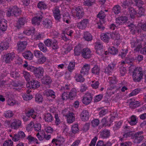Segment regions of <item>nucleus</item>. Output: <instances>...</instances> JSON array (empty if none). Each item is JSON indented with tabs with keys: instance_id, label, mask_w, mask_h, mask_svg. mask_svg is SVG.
Returning a JSON list of instances; mask_svg holds the SVG:
<instances>
[{
	"instance_id": "nucleus-1",
	"label": "nucleus",
	"mask_w": 146,
	"mask_h": 146,
	"mask_svg": "<svg viewBox=\"0 0 146 146\" xmlns=\"http://www.w3.org/2000/svg\"><path fill=\"white\" fill-rule=\"evenodd\" d=\"M143 73L142 68L140 67H135L133 72V80L136 82H139L142 78Z\"/></svg>"
},
{
	"instance_id": "nucleus-2",
	"label": "nucleus",
	"mask_w": 146,
	"mask_h": 146,
	"mask_svg": "<svg viewBox=\"0 0 146 146\" xmlns=\"http://www.w3.org/2000/svg\"><path fill=\"white\" fill-rule=\"evenodd\" d=\"M144 43V42L142 40H138L136 38H135L132 40L131 43V47L135 48L134 51L135 52H137L139 51L140 48L142 47V44Z\"/></svg>"
},
{
	"instance_id": "nucleus-3",
	"label": "nucleus",
	"mask_w": 146,
	"mask_h": 146,
	"mask_svg": "<svg viewBox=\"0 0 146 146\" xmlns=\"http://www.w3.org/2000/svg\"><path fill=\"white\" fill-rule=\"evenodd\" d=\"M144 43V42L142 40H138L136 38H135L132 40L131 43V47L135 48L134 51L135 52H137L139 51L140 48L142 47V44Z\"/></svg>"
},
{
	"instance_id": "nucleus-4",
	"label": "nucleus",
	"mask_w": 146,
	"mask_h": 146,
	"mask_svg": "<svg viewBox=\"0 0 146 146\" xmlns=\"http://www.w3.org/2000/svg\"><path fill=\"white\" fill-rule=\"evenodd\" d=\"M21 13V9L17 6H15L9 9L7 13V15L8 17L13 15L17 16L19 15Z\"/></svg>"
},
{
	"instance_id": "nucleus-5",
	"label": "nucleus",
	"mask_w": 146,
	"mask_h": 146,
	"mask_svg": "<svg viewBox=\"0 0 146 146\" xmlns=\"http://www.w3.org/2000/svg\"><path fill=\"white\" fill-rule=\"evenodd\" d=\"M75 11L74 12L72 11V16L78 19L82 18L84 15L82 8L79 6L78 7L76 8Z\"/></svg>"
},
{
	"instance_id": "nucleus-6",
	"label": "nucleus",
	"mask_w": 146,
	"mask_h": 146,
	"mask_svg": "<svg viewBox=\"0 0 146 146\" xmlns=\"http://www.w3.org/2000/svg\"><path fill=\"white\" fill-rule=\"evenodd\" d=\"M143 131H140L135 133L134 136V142L135 143H139L144 139L142 135L143 134Z\"/></svg>"
},
{
	"instance_id": "nucleus-7",
	"label": "nucleus",
	"mask_w": 146,
	"mask_h": 146,
	"mask_svg": "<svg viewBox=\"0 0 146 146\" xmlns=\"http://www.w3.org/2000/svg\"><path fill=\"white\" fill-rule=\"evenodd\" d=\"M89 23L88 19H84L79 22L77 24V27L80 29H84L87 26Z\"/></svg>"
},
{
	"instance_id": "nucleus-8",
	"label": "nucleus",
	"mask_w": 146,
	"mask_h": 146,
	"mask_svg": "<svg viewBox=\"0 0 146 146\" xmlns=\"http://www.w3.org/2000/svg\"><path fill=\"white\" fill-rule=\"evenodd\" d=\"M82 55L84 58H89L91 56V52L89 48H84L82 51Z\"/></svg>"
},
{
	"instance_id": "nucleus-9",
	"label": "nucleus",
	"mask_w": 146,
	"mask_h": 146,
	"mask_svg": "<svg viewBox=\"0 0 146 146\" xmlns=\"http://www.w3.org/2000/svg\"><path fill=\"white\" fill-rule=\"evenodd\" d=\"M44 70L42 67H39L36 68L34 73L35 76L37 78H40L43 76Z\"/></svg>"
},
{
	"instance_id": "nucleus-10",
	"label": "nucleus",
	"mask_w": 146,
	"mask_h": 146,
	"mask_svg": "<svg viewBox=\"0 0 146 146\" xmlns=\"http://www.w3.org/2000/svg\"><path fill=\"white\" fill-rule=\"evenodd\" d=\"M27 43L26 41H20L17 43V50L19 52H22L26 48Z\"/></svg>"
},
{
	"instance_id": "nucleus-11",
	"label": "nucleus",
	"mask_w": 146,
	"mask_h": 146,
	"mask_svg": "<svg viewBox=\"0 0 146 146\" xmlns=\"http://www.w3.org/2000/svg\"><path fill=\"white\" fill-rule=\"evenodd\" d=\"M92 99V97L90 93L86 94L82 99V102L85 105H88L89 104Z\"/></svg>"
},
{
	"instance_id": "nucleus-12",
	"label": "nucleus",
	"mask_w": 146,
	"mask_h": 146,
	"mask_svg": "<svg viewBox=\"0 0 146 146\" xmlns=\"http://www.w3.org/2000/svg\"><path fill=\"white\" fill-rule=\"evenodd\" d=\"M58 6L55 7L53 9V13L55 19L59 20L60 18V11Z\"/></svg>"
},
{
	"instance_id": "nucleus-13",
	"label": "nucleus",
	"mask_w": 146,
	"mask_h": 146,
	"mask_svg": "<svg viewBox=\"0 0 146 146\" xmlns=\"http://www.w3.org/2000/svg\"><path fill=\"white\" fill-rule=\"evenodd\" d=\"M89 117V113L86 110H83L81 113V118L82 121H88Z\"/></svg>"
},
{
	"instance_id": "nucleus-14",
	"label": "nucleus",
	"mask_w": 146,
	"mask_h": 146,
	"mask_svg": "<svg viewBox=\"0 0 146 146\" xmlns=\"http://www.w3.org/2000/svg\"><path fill=\"white\" fill-rule=\"evenodd\" d=\"M64 141V139L62 137H60L58 139H53L52 143L54 145L60 146L62 144Z\"/></svg>"
},
{
	"instance_id": "nucleus-15",
	"label": "nucleus",
	"mask_w": 146,
	"mask_h": 146,
	"mask_svg": "<svg viewBox=\"0 0 146 146\" xmlns=\"http://www.w3.org/2000/svg\"><path fill=\"white\" fill-rule=\"evenodd\" d=\"M90 68V64H85L81 70L80 72L81 74L84 75H88Z\"/></svg>"
},
{
	"instance_id": "nucleus-16",
	"label": "nucleus",
	"mask_w": 146,
	"mask_h": 146,
	"mask_svg": "<svg viewBox=\"0 0 146 146\" xmlns=\"http://www.w3.org/2000/svg\"><path fill=\"white\" fill-rule=\"evenodd\" d=\"M42 23L43 27L46 29H50L52 27V22L49 19H45L42 21Z\"/></svg>"
},
{
	"instance_id": "nucleus-17",
	"label": "nucleus",
	"mask_w": 146,
	"mask_h": 146,
	"mask_svg": "<svg viewBox=\"0 0 146 146\" xmlns=\"http://www.w3.org/2000/svg\"><path fill=\"white\" fill-rule=\"evenodd\" d=\"M21 122L19 119H16L12 122L11 125V127L14 129H17L19 128L21 125Z\"/></svg>"
},
{
	"instance_id": "nucleus-18",
	"label": "nucleus",
	"mask_w": 146,
	"mask_h": 146,
	"mask_svg": "<svg viewBox=\"0 0 146 146\" xmlns=\"http://www.w3.org/2000/svg\"><path fill=\"white\" fill-rule=\"evenodd\" d=\"M95 48L96 50L97 53L99 54H102L103 45L102 44L99 42H97L95 43Z\"/></svg>"
},
{
	"instance_id": "nucleus-19",
	"label": "nucleus",
	"mask_w": 146,
	"mask_h": 146,
	"mask_svg": "<svg viewBox=\"0 0 146 146\" xmlns=\"http://www.w3.org/2000/svg\"><path fill=\"white\" fill-rule=\"evenodd\" d=\"M127 19V18L126 17L121 16L116 19V23L118 25H122L126 22Z\"/></svg>"
},
{
	"instance_id": "nucleus-20",
	"label": "nucleus",
	"mask_w": 146,
	"mask_h": 146,
	"mask_svg": "<svg viewBox=\"0 0 146 146\" xmlns=\"http://www.w3.org/2000/svg\"><path fill=\"white\" fill-rule=\"evenodd\" d=\"M111 37L113 39L115 40L116 41V42H117V45H118L120 42V35L118 32H115L112 33L111 35Z\"/></svg>"
},
{
	"instance_id": "nucleus-21",
	"label": "nucleus",
	"mask_w": 146,
	"mask_h": 146,
	"mask_svg": "<svg viewBox=\"0 0 146 146\" xmlns=\"http://www.w3.org/2000/svg\"><path fill=\"white\" fill-rule=\"evenodd\" d=\"M115 66V64L113 63L109 64L105 68L104 72L105 73L109 74L114 69Z\"/></svg>"
},
{
	"instance_id": "nucleus-22",
	"label": "nucleus",
	"mask_w": 146,
	"mask_h": 146,
	"mask_svg": "<svg viewBox=\"0 0 146 146\" xmlns=\"http://www.w3.org/2000/svg\"><path fill=\"white\" fill-rule=\"evenodd\" d=\"M42 84H49L51 83L52 80L50 77L48 75H45L41 80Z\"/></svg>"
},
{
	"instance_id": "nucleus-23",
	"label": "nucleus",
	"mask_w": 146,
	"mask_h": 146,
	"mask_svg": "<svg viewBox=\"0 0 146 146\" xmlns=\"http://www.w3.org/2000/svg\"><path fill=\"white\" fill-rule=\"evenodd\" d=\"M127 13L129 15L131 18L134 19L137 16V12L133 7H129L128 9Z\"/></svg>"
},
{
	"instance_id": "nucleus-24",
	"label": "nucleus",
	"mask_w": 146,
	"mask_h": 146,
	"mask_svg": "<svg viewBox=\"0 0 146 146\" xmlns=\"http://www.w3.org/2000/svg\"><path fill=\"white\" fill-rule=\"evenodd\" d=\"M55 93L53 91L50 89L46 90L43 92L44 96L47 97L51 96L53 98L55 97Z\"/></svg>"
},
{
	"instance_id": "nucleus-25",
	"label": "nucleus",
	"mask_w": 146,
	"mask_h": 146,
	"mask_svg": "<svg viewBox=\"0 0 146 146\" xmlns=\"http://www.w3.org/2000/svg\"><path fill=\"white\" fill-rule=\"evenodd\" d=\"M43 17L42 15H39L34 17L32 20V23L33 24L39 25L41 20Z\"/></svg>"
},
{
	"instance_id": "nucleus-26",
	"label": "nucleus",
	"mask_w": 146,
	"mask_h": 146,
	"mask_svg": "<svg viewBox=\"0 0 146 146\" xmlns=\"http://www.w3.org/2000/svg\"><path fill=\"white\" fill-rule=\"evenodd\" d=\"M15 57V55L14 53H9L7 54L5 56V62L9 63L13 60Z\"/></svg>"
},
{
	"instance_id": "nucleus-27",
	"label": "nucleus",
	"mask_w": 146,
	"mask_h": 146,
	"mask_svg": "<svg viewBox=\"0 0 146 146\" xmlns=\"http://www.w3.org/2000/svg\"><path fill=\"white\" fill-rule=\"evenodd\" d=\"M24 57L26 59L31 60L33 57V55L30 51L27 50L23 54Z\"/></svg>"
},
{
	"instance_id": "nucleus-28",
	"label": "nucleus",
	"mask_w": 146,
	"mask_h": 146,
	"mask_svg": "<svg viewBox=\"0 0 146 146\" xmlns=\"http://www.w3.org/2000/svg\"><path fill=\"white\" fill-rule=\"evenodd\" d=\"M110 34L108 33L103 34L101 35V38L102 40L108 43L110 39Z\"/></svg>"
},
{
	"instance_id": "nucleus-29",
	"label": "nucleus",
	"mask_w": 146,
	"mask_h": 146,
	"mask_svg": "<svg viewBox=\"0 0 146 146\" xmlns=\"http://www.w3.org/2000/svg\"><path fill=\"white\" fill-rule=\"evenodd\" d=\"M110 132L109 131L104 129L100 132V137L103 139L106 138L109 136Z\"/></svg>"
},
{
	"instance_id": "nucleus-30",
	"label": "nucleus",
	"mask_w": 146,
	"mask_h": 146,
	"mask_svg": "<svg viewBox=\"0 0 146 146\" xmlns=\"http://www.w3.org/2000/svg\"><path fill=\"white\" fill-rule=\"evenodd\" d=\"M30 84H31L30 88L34 89L38 88L40 85L39 82L34 80L31 81Z\"/></svg>"
},
{
	"instance_id": "nucleus-31",
	"label": "nucleus",
	"mask_w": 146,
	"mask_h": 146,
	"mask_svg": "<svg viewBox=\"0 0 146 146\" xmlns=\"http://www.w3.org/2000/svg\"><path fill=\"white\" fill-rule=\"evenodd\" d=\"M66 117L67 118V122L69 123H72L75 119L74 114L72 112H70Z\"/></svg>"
},
{
	"instance_id": "nucleus-32",
	"label": "nucleus",
	"mask_w": 146,
	"mask_h": 146,
	"mask_svg": "<svg viewBox=\"0 0 146 146\" xmlns=\"http://www.w3.org/2000/svg\"><path fill=\"white\" fill-rule=\"evenodd\" d=\"M83 38L86 41H90L92 39V36L88 32H85L84 33Z\"/></svg>"
},
{
	"instance_id": "nucleus-33",
	"label": "nucleus",
	"mask_w": 146,
	"mask_h": 146,
	"mask_svg": "<svg viewBox=\"0 0 146 146\" xmlns=\"http://www.w3.org/2000/svg\"><path fill=\"white\" fill-rule=\"evenodd\" d=\"M26 23L25 19L24 18H20L18 20L17 25V27L19 29L22 27Z\"/></svg>"
},
{
	"instance_id": "nucleus-34",
	"label": "nucleus",
	"mask_w": 146,
	"mask_h": 146,
	"mask_svg": "<svg viewBox=\"0 0 146 146\" xmlns=\"http://www.w3.org/2000/svg\"><path fill=\"white\" fill-rule=\"evenodd\" d=\"M129 122L131 125H136L137 122L136 116L134 115H132L130 117Z\"/></svg>"
},
{
	"instance_id": "nucleus-35",
	"label": "nucleus",
	"mask_w": 146,
	"mask_h": 146,
	"mask_svg": "<svg viewBox=\"0 0 146 146\" xmlns=\"http://www.w3.org/2000/svg\"><path fill=\"white\" fill-rule=\"evenodd\" d=\"M140 105V103L138 101L130 102L129 104V107L131 109H135L139 107Z\"/></svg>"
},
{
	"instance_id": "nucleus-36",
	"label": "nucleus",
	"mask_w": 146,
	"mask_h": 146,
	"mask_svg": "<svg viewBox=\"0 0 146 146\" xmlns=\"http://www.w3.org/2000/svg\"><path fill=\"white\" fill-rule=\"evenodd\" d=\"M0 46L2 51L7 50L9 47V43L7 41L2 42L0 43Z\"/></svg>"
},
{
	"instance_id": "nucleus-37",
	"label": "nucleus",
	"mask_w": 146,
	"mask_h": 146,
	"mask_svg": "<svg viewBox=\"0 0 146 146\" xmlns=\"http://www.w3.org/2000/svg\"><path fill=\"white\" fill-rule=\"evenodd\" d=\"M69 98L73 99L76 95V89L72 88L68 94Z\"/></svg>"
},
{
	"instance_id": "nucleus-38",
	"label": "nucleus",
	"mask_w": 146,
	"mask_h": 146,
	"mask_svg": "<svg viewBox=\"0 0 146 146\" xmlns=\"http://www.w3.org/2000/svg\"><path fill=\"white\" fill-rule=\"evenodd\" d=\"M132 133L131 132L129 131L127 132L123 135L122 137H119V140L121 141H122L125 140V139H126L132 136Z\"/></svg>"
},
{
	"instance_id": "nucleus-39",
	"label": "nucleus",
	"mask_w": 146,
	"mask_h": 146,
	"mask_svg": "<svg viewBox=\"0 0 146 146\" xmlns=\"http://www.w3.org/2000/svg\"><path fill=\"white\" fill-rule=\"evenodd\" d=\"M75 65V63L74 62H70L68 66V70L70 72H72L74 69Z\"/></svg>"
},
{
	"instance_id": "nucleus-40",
	"label": "nucleus",
	"mask_w": 146,
	"mask_h": 146,
	"mask_svg": "<svg viewBox=\"0 0 146 146\" xmlns=\"http://www.w3.org/2000/svg\"><path fill=\"white\" fill-rule=\"evenodd\" d=\"M38 47L40 50L44 52H46L48 51L47 48L42 43H39Z\"/></svg>"
},
{
	"instance_id": "nucleus-41",
	"label": "nucleus",
	"mask_w": 146,
	"mask_h": 146,
	"mask_svg": "<svg viewBox=\"0 0 146 146\" xmlns=\"http://www.w3.org/2000/svg\"><path fill=\"white\" fill-rule=\"evenodd\" d=\"M92 73L94 74H98L100 72L99 67L97 65H95L92 69Z\"/></svg>"
},
{
	"instance_id": "nucleus-42",
	"label": "nucleus",
	"mask_w": 146,
	"mask_h": 146,
	"mask_svg": "<svg viewBox=\"0 0 146 146\" xmlns=\"http://www.w3.org/2000/svg\"><path fill=\"white\" fill-rule=\"evenodd\" d=\"M44 119L46 122H51L52 121L53 117L50 113H47L45 115Z\"/></svg>"
},
{
	"instance_id": "nucleus-43",
	"label": "nucleus",
	"mask_w": 146,
	"mask_h": 146,
	"mask_svg": "<svg viewBox=\"0 0 146 146\" xmlns=\"http://www.w3.org/2000/svg\"><path fill=\"white\" fill-rule=\"evenodd\" d=\"M35 29L34 28H32L29 29L27 30L24 31L23 33L27 35H29L34 33L35 32Z\"/></svg>"
},
{
	"instance_id": "nucleus-44",
	"label": "nucleus",
	"mask_w": 146,
	"mask_h": 146,
	"mask_svg": "<svg viewBox=\"0 0 146 146\" xmlns=\"http://www.w3.org/2000/svg\"><path fill=\"white\" fill-rule=\"evenodd\" d=\"M112 10L115 14H117L120 12V6L118 5H116L113 7Z\"/></svg>"
},
{
	"instance_id": "nucleus-45",
	"label": "nucleus",
	"mask_w": 146,
	"mask_h": 146,
	"mask_svg": "<svg viewBox=\"0 0 146 146\" xmlns=\"http://www.w3.org/2000/svg\"><path fill=\"white\" fill-rule=\"evenodd\" d=\"M76 80L77 82H83L84 81V79L82 76L79 74H76L75 76Z\"/></svg>"
},
{
	"instance_id": "nucleus-46",
	"label": "nucleus",
	"mask_w": 146,
	"mask_h": 146,
	"mask_svg": "<svg viewBox=\"0 0 146 146\" xmlns=\"http://www.w3.org/2000/svg\"><path fill=\"white\" fill-rule=\"evenodd\" d=\"M23 76L27 81H29L30 80L31 76L29 72L24 70L23 72Z\"/></svg>"
},
{
	"instance_id": "nucleus-47",
	"label": "nucleus",
	"mask_w": 146,
	"mask_h": 146,
	"mask_svg": "<svg viewBox=\"0 0 146 146\" xmlns=\"http://www.w3.org/2000/svg\"><path fill=\"white\" fill-rule=\"evenodd\" d=\"M12 85L13 86L15 87V89H16L17 90H19L21 88V87L22 86V84L19 83L17 82H12Z\"/></svg>"
},
{
	"instance_id": "nucleus-48",
	"label": "nucleus",
	"mask_w": 146,
	"mask_h": 146,
	"mask_svg": "<svg viewBox=\"0 0 146 146\" xmlns=\"http://www.w3.org/2000/svg\"><path fill=\"white\" fill-rule=\"evenodd\" d=\"M82 49L79 46H76L74 49V54L75 55L79 56L81 53Z\"/></svg>"
},
{
	"instance_id": "nucleus-49",
	"label": "nucleus",
	"mask_w": 146,
	"mask_h": 146,
	"mask_svg": "<svg viewBox=\"0 0 146 146\" xmlns=\"http://www.w3.org/2000/svg\"><path fill=\"white\" fill-rule=\"evenodd\" d=\"M7 27V23L4 21L1 22L0 23V29L2 31H5Z\"/></svg>"
},
{
	"instance_id": "nucleus-50",
	"label": "nucleus",
	"mask_w": 146,
	"mask_h": 146,
	"mask_svg": "<svg viewBox=\"0 0 146 146\" xmlns=\"http://www.w3.org/2000/svg\"><path fill=\"white\" fill-rule=\"evenodd\" d=\"M109 53L111 54L115 55L117 53V50L115 47H112L108 49Z\"/></svg>"
},
{
	"instance_id": "nucleus-51",
	"label": "nucleus",
	"mask_w": 146,
	"mask_h": 146,
	"mask_svg": "<svg viewBox=\"0 0 146 146\" xmlns=\"http://www.w3.org/2000/svg\"><path fill=\"white\" fill-rule=\"evenodd\" d=\"M119 72L121 76H123L127 73V70L125 68L121 66L119 68Z\"/></svg>"
},
{
	"instance_id": "nucleus-52",
	"label": "nucleus",
	"mask_w": 146,
	"mask_h": 146,
	"mask_svg": "<svg viewBox=\"0 0 146 146\" xmlns=\"http://www.w3.org/2000/svg\"><path fill=\"white\" fill-rule=\"evenodd\" d=\"M91 125L94 127L97 126L100 123V121L98 119H96L93 120L91 122Z\"/></svg>"
},
{
	"instance_id": "nucleus-53",
	"label": "nucleus",
	"mask_w": 146,
	"mask_h": 146,
	"mask_svg": "<svg viewBox=\"0 0 146 146\" xmlns=\"http://www.w3.org/2000/svg\"><path fill=\"white\" fill-rule=\"evenodd\" d=\"M38 8L40 9H45L46 8V5L44 2H40L38 4Z\"/></svg>"
},
{
	"instance_id": "nucleus-54",
	"label": "nucleus",
	"mask_w": 146,
	"mask_h": 146,
	"mask_svg": "<svg viewBox=\"0 0 146 146\" xmlns=\"http://www.w3.org/2000/svg\"><path fill=\"white\" fill-rule=\"evenodd\" d=\"M35 100L38 103L42 102L43 100L42 96L40 94H36L35 97Z\"/></svg>"
},
{
	"instance_id": "nucleus-55",
	"label": "nucleus",
	"mask_w": 146,
	"mask_h": 146,
	"mask_svg": "<svg viewBox=\"0 0 146 146\" xmlns=\"http://www.w3.org/2000/svg\"><path fill=\"white\" fill-rule=\"evenodd\" d=\"M46 60V57L43 54L38 58L37 61L40 64H42Z\"/></svg>"
},
{
	"instance_id": "nucleus-56",
	"label": "nucleus",
	"mask_w": 146,
	"mask_h": 146,
	"mask_svg": "<svg viewBox=\"0 0 146 146\" xmlns=\"http://www.w3.org/2000/svg\"><path fill=\"white\" fill-rule=\"evenodd\" d=\"M13 142L11 140L5 141L3 143V146H13Z\"/></svg>"
},
{
	"instance_id": "nucleus-57",
	"label": "nucleus",
	"mask_w": 146,
	"mask_h": 146,
	"mask_svg": "<svg viewBox=\"0 0 146 146\" xmlns=\"http://www.w3.org/2000/svg\"><path fill=\"white\" fill-rule=\"evenodd\" d=\"M72 130L73 133H76L79 131L78 125L77 124H74L72 128Z\"/></svg>"
},
{
	"instance_id": "nucleus-58",
	"label": "nucleus",
	"mask_w": 146,
	"mask_h": 146,
	"mask_svg": "<svg viewBox=\"0 0 146 146\" xmlns=\"http://www.w3.org/2000/svg\"><path fill=\"white\" fill-rule=\"evenodd\" d=\"M34 54L35 56L38 58L43 55L40 51L37 50H35L34 51Z\"/></svg>"
},
{
	"instance_id": "nucleus-59",
	"label": "nucleus",
	"mask_w": 146,
	"mask_h": 146,
	"mask_svg": "<svg viewBox=\"0 0 146 146\" xmlns=\"http://www.w3.org/2000/svg\"><path fill=\"white\" fill-rule=\"evenodd\" d=\"M92 84H91V86L93 89H97L99 87V83L98 81H97L94 82V81H92Z\"/></svg>"
},
{
	"instance_id": "nucleus-60",
	"label": "nucleus",
	"mask_w": 146,
	"mask_h": 146,
	"mask_svg": "<svg viewBox=\"0 0 146 146\" xmlns=\"http://www.w3.org/2000/svg\"><path fill=\"white\" fill-rule=\"evenodd\" d=\"M109 82L110 84H115L117 82V80L115 77H109L108 78Z\"/></svg>"
},
{
	"instance_id": "nucleus-61",
	"label": "nucleus",
	"mask_w": 146,
	"mask_h": 146,
	"mask_svg": "<svg viewBox=\"0 0 146 146\" xmlns=\"http://www.w3.org/2000/svg\"><path fill=\"white\" fill-rule=\"evenodd\" d=\"M108 111L106 109H101L99 113V114L100 117H102L105 115L108 112Z\"/></svg>"
},
{
	"instance_id": "nucleus-62",
	"label": "nucleus",
	"mask_w": 146,
	"mask_h": 146,
	"mask_svg": "<svg viewBox=\"0 0 146 146\" xmlns=\"http://www.w3.org/2000/svg\"><path fill=\"white\" fill-rule=\"evenodd\" d=\"M4 115L6 117L10 118L13 115V113L11 111L9 110L6 111L4 113Z\"/></svg>"
},
{
	"instance_id": "nucleus-63",
	"label": "nucleus",
	"mask_w": 146,
	"mask_h": 146,
	"mask_svg": "<svg viewBox=\"0 0 146 146\" xmlns=\"http://www.w3.org/2000/svg\"><path fill=\"white\" fill-rule=\"evenodd\" d=\"M95 2L94 0H86L84 2V4L85 6H91Z\"/></svg>"
},
{
	"instance_id": "nucleus-64",
	"label": "nucleus",
	"mask_w": 146,
	"mask_h": 146,
	"mask_svg": "<svg viewBox=\"0 0 146 146\" xmlns=\"http://www.w3.org/2000/svg\"><path fill=\"white\" fill-rule=\"evenodd\" d=\"M145 10L142 7H139L138 12L137 13V16L140 17L142 15L143 13Z\"/></svg>"
}]
</instances>
